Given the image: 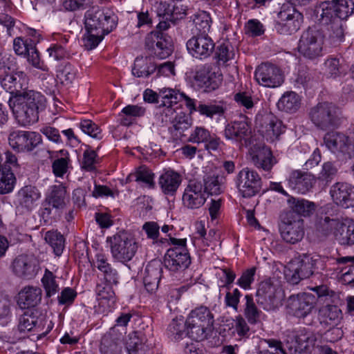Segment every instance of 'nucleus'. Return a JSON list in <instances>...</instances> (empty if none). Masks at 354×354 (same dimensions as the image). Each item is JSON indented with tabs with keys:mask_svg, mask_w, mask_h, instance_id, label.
I'll list each match as a JSON object with an SVG mask.
<instances>
[{
	"mask_svg": "<svg viewBox=\"0 0 354 354\" xmlns=\"http://www.w3.org/2000/svg\"><path fill=\"white\" fill-rule=\"evenodd\" d=\"M9 106L24 126L37 122L39 113L46 107V97L40 92L26 89L9 99Z\"/></svg>",
	"mask_w": 354,
	"mask_h": 354,
	"instance_id": "f257e3e1",
	"label": "nucleus"
},
{
	"mask_svg": "<svg viewBox=\"0 0 354 354\" xmlns=\"http://www.w3.org/2000/svg\"><path fill=\"white\" fill-rule=\"evenodd\" d=\"M328 260V257L317 253L304 254L297 264L291 265L286 277L291 283L297 284L301 280L324 270Z\"/></svg>",
	"mask_w": 354,
	"mask_h": 354,
	"instance_id": "f03ea898",
	"label": "nucleus"
},
{
	"mask_svg": "<svg viewBox=\"0 0 354 354\" xmlns=\"http://www.w3.org/2000/svg\"><path fill=\"white\" fill-rule=\"evenodd\" d=\"M214 322V315L207 307L201 306L194 308L185 321L187 336L196 342L203 340L212 330Z\"/></svg>",
	"mask_w": 354,
	"mask_h": 354,
	"instance_id": "7ed1b4c3",
	"label": "nucleus"
},
{
	"mask_svg": "<svg viewBox=\"0 0 354 354\" xmlns=\"http://www.w3.org/2000/svg\"><path fill=\"white\" fill-rule=\"evenodd\" d=\"M324 31L316 26L304 30L297 44V50L304 57L315 59L324 55L325 44Z\"/></svg>",
	"mask_w": 354,
	"mask_h": 354,
	"instance_id": "20e7f679",
	"label": "nucleus"
},
{
	"mask_svg": "<svg viewBox=\"0 0 354 354\" xmlns=\"http://www.w3.org/2000/svg\"><path fill=\"white\" fill-rule=\"evenodd\" d=\"M118 17L108 9L92 8L84 16L86 31L107 35L117 26Z\"/></svg>",
	"mask_w": 354,
	"mask_h": 354,
	"instance_id": "39448f33",
	"label": "nucleus"
},
{
	"mask_svg": "<svg viewBox=\"0 0 354 354\" xmlns=\"http://www.w3.org/2000/svg\"><path fill=\"white\" fill-rule=\"evenodd\" d=\"M107 241L110 243L113 258L119 262L125 263L131 261L138 249L135 239L126 231H120L108 237Z\"/></svg>",
	"mask_w": 354,
	"mask_h": 354,
	"instance_id": "423d86ee",
	"label": "nucleus"
},
{
	"mask_svg": "<svg viewBox=\"0 0 354 354\" xmlns=\"http://www.w3.org/2000/svg\"><path fill=\"white\" fill-rule=\"evenodd\" d=\"M173 248H169L165 256V267L173 272L186 270L191 263V258L188 252L186 239L169 237Z\"/></svg>",
	"mask_w": 354,
	"mask_h": 354,
	"instance_id": "0eeeda50",
	"label": "nucleus"
},
{
	"mask_svg": "<svg viewBox=\"0 0 354 354\" xmlns=\"http://www.w3.org/2000/svg\"><path fill=\"white\" fill-rule=\"evenodd\" d=\"M304 21L302 13L289 3H283L274 21V29L277 33L290 35L296 32Z\"/></svg>",
	"mask_w": 354,
	"mask_h": 354,
	"instance_id": "6e6552de",
	"label": "nucleus"
},
{
	"mask_svg": "<svg viewBox=\"0 0 354 354\" xmlns=\"http://www.w3.org/2000/svg\"><path fill=\"white\" fill-rule=\"evenodd\" d=\"M338 106L329 102H319L309 111V118L315 126L322 130L335 128L339 120Z\"/></svg>",
	"mask_w": 354,
	"mask_h": 354,
	"instance_id": "1a4fd4ad",
	"label": "nucleus"
},
{
	"mask_svg": "<svg viewBox=\"0 0 354 354\" xmlns=\"http://www.w3.org/2000/svg\"><path fill=\"white\" fill-rule=\"evenodd\" d=\"M223 75L219 68L212 64H204L198 68L193 78L194 87L203 93H211L219 88Z\"/></svg>",
	"mask_w": 354,
	"mask_h": 354,
	"instance_id": "9d476101",
	"label": "nucleus"
},
{
	"mask_svg": "<svg viewBox=\"0 0 354 354\" xmlns=\"http://www.w3.org/2000/svg\"><path fill=\"white\" fill-rule=\"evenodd\" d=\"M280 234L282 239L290 244L300 242L304 236V220L291 211L281 214Z\"/></svg>",
	"mask_w": 354,
	"mask_h": 354,
	"instance_id": "9b49d317",
	"label": "nucleus"
},
{
	"mask_svg": "<svg viewBox=\"0 0 354 354\" xmlns=\"http://www.w3.org/2000/svg\"><path fill=\"white\" fill-rule=\"evenodd\" d=\"M281 288L271 279L261 281L258 286L256 297L257 304L265 310H274L281 304Z\"/></svg>",
	"mask_w": 354,
	"mask_h": 354,
	"instance_id": "f8f14e48",
	"label": "nucleus"
},
{
	"mask_svg": "<svg viewBox=\"0 0 354 354\" xmlns=\"http://www.w3.org/2000/svg\"><path fill=\"white\" fill-rule=\"evenodd\" d=\"M286 344L291 353H311L317 338L313 332L305 328L286 331Z\"/></svg>",
	"mask_w": 354,
	"mask_h": 354,
	"instance_id": "ddd939ff",
	"label": "nucleus"
},
{
	"mask_svg": "<svg viewBox=\"0 0 354 354\" xmlns=\"http://www.w3.org/2000/svg\"><path fill=\"white\" fill-rule=\"evenodd\" d=\"M48 320L36 310H29L20 316L18 328L20 332L34 331L37 333V339L44 337L52 329Z\"/></svg>",
	"mask_w": 354,
	"mask_h": 354,
	"instance_id": "4468645a",
	"label": "nucleus"
},
{
	"mask_svg": "<svg viewBox=\"0 0 354 354\" xmlns=\"http://www.w3.org/2000/svg\"><path fill=\"white\" fill-rule=\"evenodd\" d=\"M333 3L320 2L315 10L317 20L322 25H330V37L335 41H342L344 37L341 20L334 16Z\"/></svg>",
	"mask_w": 354,
	"mask_h": 354,
	"instance_id": "2eb2a0df",
	"label": "nucleus"
},
{
	"mask_svg": "<svg viewBox=\"0 0 354 354\" xmlns=\"http://www.w3.org/2000/svg\"><path fill=\"white\" fill-rule=\"evenodd\" d=\"M41 136L35 131L14 130L9 133V145L17 152H30L42 144Z\"/></svg>",
	"mask_w": 354,
	"mask_h": 354,
	"instance_id": "dca6fc26",
	"label": "nucleus"
},
{
	"mask_svg": "<svg viewBox=\"0 0 354 354\" xmlns=\"http://www.w3.org/2000/svg\"><path fill=\"white\" fill-rule=\"evenodd\" d=\"M315 307V297L310 293H299L290 296L287 300V312L298 319L308 316Z\"/></svg>",
	"mask_w": 354,
	"mask_h": 354,
	"instance_id": "f3484780",
	"label": "nucleus"
},
{
	"mask_svg": "<svg viewBox=\"0 0 354 354\" xmlns=\"http://www.w3.org/2000/svg\"><path fill=\"white\" fill-rule=\"evenodd\" d=\"M236 185L243 197L251 198L260 192L261 178L256 171L243 168L236 176Z\"/></svg>",
	"mask_w": 354,
	"mask_h": 354,
	"instance_id": "a211bd4d",
	"label": "nucleus"
},
{
	"mask_svg": "<svg viewBox=\"0 0 354 354\" xmlns=\"http://www.w3.org/2000/svg\"><path fill=\"white\" fill-rule=\"evenodd\" d=\"M326 147L337 156L343 159L354 157V147L347 136L338 132H328L324 136Z\"/></svg>",
	"mask_w": 354,
	"mask_h": 354,
	"instance_id": "6ab92c4d",
	"label": "nucleus"
},
{
	"mask_svg": "<svg viewBox=\"0 0 354 354\" xmlns=\"http://www.w3.org/2000/svg\"><path fill=\"white\" fill-rule=\"evenodd\" d=\"M146 46L159 59L168 57L173 52V41L164 32L153 31L146 37Z\"/></svg>",
	"mask_w": 354,
	"mask_h": 354,
	"instance_id": "aec40b11",
	"label": "nucleus"
},
{
	"mask_svg": "<svg viewBox=\"0 0 354 354\" xmlns=\"http://www.w3.org/2000/svg\"><path fill=\"white\" fill-rule=\"evenodd\" d=\"M254 78L259 85L268 88H277L284 82L281 69L276 65L263 63L255 70Z\"/></svg>",
	"mask_w": 354,
	"mask_h": 354,
	"instance_id": "412c9836",
	"label": "nucleus"
},
{
	"mask_svg": "<svg viewBox=\"0 0 354 354\" xmlns=\"http://www.w3.org/2000/svg\"><path fill=\"white\" fill-rule=\"evenodd\" d=\"M214 46L213 40L207 33H196L186 43L188 53L193 57L201 60L212 55Z\"/></svg>",
	"mask_w": 354,
	"mask_h": 354,
	"instance_id": "4be33fe9",
	"label": "nucleus"
},
{
	"mask_svg": "<svg viewBox=\"0 0 354 354\" xmlns=\"http://www.w3.org/2000/svg\"><path fill=\"white\" fill-rule=\"evenodd\" d=\"M224 136L227 140L247 146L252 134L251 127L245 120L234 121L227 124L224 129Z\"/></svg>",
	"mask_w": 354,
	"mask_h": 354,
	"instance_id": "5701e85b",
	"label": "nucleus"
},
{
	"mask_svg": "<svg viewBox=\"0 0 354 354\" xmlns=\"http://www.w3.org/2000/svg\"><path fill=\"white\" fill-rule=\"evenodd\" d=\"M206 199L203 184L199 181H189L183 194V205L191 209H198L205 204Z\"/></svg>",
	"mask_w": 354,
	"mask_h": 354,
	"instance_id": "b1692460",
	"label": "nucleus"
},
{
	"mask_svg": "<svg viewBox=\"0 0 354 354\" xmlns=\"http://www.w3.org/2000/svg\"><path fill=\"white\" fill-rule=\"evenodd\" d=\"M40 198L41 193L35 186L25 185L16 194L15 204L23 212H30L37 206Z\"/></svg>",
	"mask_w": 354,
	"mask_h": 354,
	"instance_id": "393cba45",
	"label": "nucleus"
},
{
	"mask_svg": "<svg viewBox=\"0 0 354 354\" xmlns=\"http://www.w3.org/2000/svg\"><path fill=\"white\" fill-rule=\"evenodd\" d=\"M287 181L288 187L295 192L305 194L313 188L316 179L310 173L296 169L290 173Z\"/></svg>",
	"mask_w": 354,
	"mask_h": 354,
	"instance_id": "a878e982",
	"label": "nucleus"
},
{
	"mask_svg": "<svg viewBox=\"0 0 354 354\" xmlns=\"http://www.w3.org/2000/svg\"><path fill=\"white\" fill-rule=\"evenodd\" d=\"M39 270L38 261L33 257L28 255L18 256L12 263L14 273L23 279L34 278Z\"/></svg>",
	"mask_w": 354,
	"mask_h": 354,
	"instance_id": "bb28decb",
	"label": "nucleus"
},
{
	"mask_svg": "<svg viewBox=\"0 0 354 354\" xmlns=\"http://www.w3.org/2000/svg\"><path fill=\"white\" fill-rule=\"evenodd\" d=\"M333 201L344 208L354 207V186L345 183H337L330 190Z\"/></svg>",
	"mask_w": 354,
	"mask_h": 354,
	"instance_id": "cd10ccee",
	"label": "nucleus"
},
{
	"mask_svg": "<svg viewBox=\"0 0 354 354\" xmlns=\"http://www.w3.org/2000/svg\"><path fill=\"white\" fill-rule=\"evenodd\" d=\"M250 155L254 166L264 171H270L275 164L270 149L264 145H253Z\"/></svg>",
	"mask_w": 354,
	"mask_h": 354,
	"instance_id": "c85d7f7f",
	"label": "nucleus"
},
{
	"mask_svg": "<svg viewBox=\"0 0 354 354\" xmlns=\"http://www.w3.org/2000/svg\"><path fill=\"white\" fill-rule=\"evenodd\" d=\"M1 84L10 93V97H12L14 95H21L27 88L28 78L24 72L19 71L6 75L1 80Z\"/></svg>",
	"mask_w": 354,
	"mask_h": 354,
	"instance_id": "c756f323",
	"label": "nucleus"
},
{
	"mask_svg": "<svg viewBox=\"0 0 354 354\" xmlns=\"http://www.w3.org/2000/svg\"><path fill=\"white\" fill-rule=\"evenodd\" d=\"M93 266L100 271L101 279L104 283L117 285L119 282L120 275L118 270L109 262L106 256L102 253H97L93 261Z\"/></svg>",
	"mask_w": 354,
	"mask_h": 354,
	"instance_id": "7c9ffc66",
	"label": "nucleus"
},
{
	"mask_svg": "<svg viewBox=\"0 0 354 354\" xmlns=\"http://www.w3.org/2000/svg\"><path fill=\"white\" fill-rule=\"evenodd\" d=\"M162 273V263L160 261H151L145 268L143 283L145 289L150 293L155 292Z\"/></svg>",
	"mask_w": 354,
	"mask_h": 354,
	"instance_id": "2f4dec72",
	"label": "nucleus"
},
{
	"mask_svg": "<svg viewBox=\"0 0 354 354\" xmlns=\"http://www.w3.org/2000/svg\"><path fill=\"white\" fill-rule=\"evenodd\" d=\"M42 290L40 288L27 286L19 292L17 303L21 309L31 308L40 304Z\"/></svg>",
	"mask_w": 354,
	"mask_h": 354,
	"instance_id": "473e14b6",
	"label": "nucleus"
},
{
	"mask_svg": "<svg viewBox=\"0 0 354 354\" xmlns=\"http://www.w3.org/2000/svg\"><path fill=\"white\" fill-rule=\"evenodd\" d=\"M182 182L181 176L172 169L163 171L158 178L162 192L167 196H174Z\"/></svg>",
	"mask_w": 354,
	"mask_h": 354,
	"instance_id": "72a5a7b5",
	"label": "nucleus"
},
{
	"mask_svg": "<svg viewBox=\"0 0 354 354\" xmlns=\"http://www.w3.org/2000/svg\"><path fill=\"white\" fill-rule=\"evenodd\" d=\"M342 318V312L337 305L326 304L319 308L318 320L323 326H337Z\"/></svg>",
	"mask_w": 354,
	"mask_h": 354,
	"instance_id": "f704fd0d",
	"label": "nucleus"
},
{
	"mask_svg": "<svg viewBox=\"0 0 354 354\" xmlns=\"http://www.w3.org/2000/svg\"><path fill=\"white\" fill-rule=\"evenodd\" d=\"M122 339L115 336V328L110 329L101 339L99 351L100 354H122Z\"/></svg>",
	"mask_w": 354,
	"mask_h": 354,
	"instance_id": "c9c22d12",
	"label": "nucleus"
},
{
	"mask_svg": "<svg viewBox=\"0 0 354 354\" xmlns=\"http://www.w3.org/2000/svg\"><path fill=\"white\" fill-rule=\"evenodd\" d=\"M46 201L53 208L57 209L64 208L68 201L66 187L63 184L51 186L50 191L46 198Z\"/></svg>",
	"mask_w": 354,
	"mask_h": 354,
	"instance_id": "e433bc0d",
	"label": "nucleus"
},
{
	"mask_svg": "<svg viewBox=\"0 0 354 354\" xmlns=\"http://www.w3.org/2000/svg\"><path fill=\"white\" fill-rule=\"evenodd\" d=\"M156 71V64L150 57L136 58L132 74L137 77L147 78Z\"/></svg>",
	"mask_w": 354,
	"mask_h": 354,
	"instance_id": "4c0bfd02",
	"label": "nucleus"
},
{
	"mask_svg": "<svg viewBox=\"0 0 354 354\" xmlns=\"http://www.w3.org/2000/svg\"><path fill=\"white\" fill-rule=\"evenodd\" d=\"M288 205L291 211L296 216H307L313 214L315 209V205L304 198H297L293 196H289Z\"/></svg>",
	"mask_w": 354,
	"mask_h": 354,
	"instance_id": "58836bf2",
	"label": "nucleus"
},
{
	"mask_svg": "<svg viewBox=\"0 0 354 354\" xmlns=\"http://www.w3.org/2000/svg\"><path fill=\"white\" fill-rule=\"evenodd\" d=\"M335 238L341 245H354V221L346 219L342 221L339 230L335 231Z\"/></svg>",
	"mask_w": 354,
	"mask_h": 354,
	"instance_id": "ea45409f",
	"label": "nucleus"
},
{
	"mask_svg": "<svg viewBox=\"0 0 354 354\" xmlns=\"http://www.w3.org/2000/svg\"><path fill=\"white\" fill-rule=\"evenodd\" d=\"M203 187L205 194L209 195H219L224 190V186L219 180V176L214 171L205 172Z\"/></svg>",
	"mask_w": 354,
	"mask_h": 354,
	"instance_id": "a19ab883",
	"label": "nucleus"
},
{
	"mask_svg": "<svg viewBox=\"0 0 354 354\" xmlns=\"http://www.w3.org/2000/svg\"><path fill=\"white\" fill-rule=\"evenodd\" d=\"M322 2L332 3L334 16L337 19H346L354 13V1L353 0H324Z\"/></svg>",
	"mask_w": 354,
	"mask_h": 354,
	"instance_id": "79ce46f5",
	"label": "nucleus"
},
{
	"mask_svg": "<svg viewBox=\"0 0 354 354\" xmlns=\"http://www.w3.org/2000/svg\"><path fill=\"white\" fill-rule=\"evenodd\" d=\"M301 104L299 96L294 91L286 92L279 100L277 105L279 110L287 113L297 111Z\"/></svg>",
	"mask_w": 354,
	"mask_h": 354,
	"instance_id": "37998d69",
	"label": "nucleus"
},
{
	"mask_svg": "<svg viewBox=\"0 0 354 354\" xmlns=\"http://www.w3.org/2000/svg\"><path fill=\"white\" fill-rule=\"evenodd\" d=\"M85 147L80 160L81 169L86 171H94L100 162V158L97 153L100 146L95 150L93 149L90 145H85Z\"/></svg>",
	"mask_w": 354,
	"mask_h": 354,
	"instance_id": "c03bdc74",
	"label": "nucleus"
},
{
	"mask_svg": "<svg viewBox=\"0 0 354 354\" xmlns=\"http://www.w3.org/2000/svg\"><path fill=\"white\" fill-rule=\"evenodd\" d=\"M244 299L243 315L250 324H255L260 320L262 311L257 307L252 295H245Z\"/></svg>",
	"mask_w": 354,
	"mask_h": 354,
	"instance_id": "a18cd8bd",
	"label": "nucleus"
},
{
	"mask_svg": "<svg viewBox=\"0 0 354 354\" xmlns=\"http://www.w3.org/2000/svg\"><path fill=\"white\" fill-rule=\"evenodd\" d=\"M16 178L10 167H0V194L11 192L15 187Z\"/></svg>",
	"mask_w": 354,
	"mask_h": 354,
	"instance_id": "49530a36",
	"label": "nucleus"
},
{
	"mask_svg": "<svg viewBox=\"0 0 354 354\" xmlns=\"http://www.w3.org/2000/svg\"><path fill=\"white\" fill-rule=\"evenodd\" d=\"M113 285L105 283L104 284H98L96 287L100 304L104 305L106 303L109 308L113 307L116 301V296L112 287Z\"/></svg>",
	"mask_w": 354,
	"mask_h": 354,
	"instance_id": "de8ad7c7",
	"label": "nucleus"
},
{
	"mask_svg": "<svg viewBox=\"0 0 354 354\" xmlns=\"http://www.w3.org/2000/svg\"><path fill=\"white\" fill-rule=\"evenodd\" d=\"M265 134L270 140L277 138L283 131L285 127L282 125L281 121L272 115L266 117L264 119Z\"/></svg>",
	"mask_w": 354,
	"mask_h": 354,
	"instance_id": "09e8293b",
	"label": "nucleus"
},
{
	"mask_svg": "<svg viewBox=\"0 0 354 354\" xmlns=\"http://www.w3.org/2000/svg\"><path fill=\"white\" fill-rule=\"evenodd\" d=\"M45 241L53 250L56 256H60L65 246L64 236L57 230L48 231L45 234Z\"/></svg>",
	"mask_w": 354,
	"mask_h": 354,
	"instance_id": "8fccbe9b",
	"label": "nucleus"
},
{
	"mask_svg": "<svg viewBox=\"0 0 354 354\" xmlns=\"http://www.w3.org/2000/svg\"><path fill=\"white\" fill-rule=\"evenodd\" d=\"M167 335L174 340L182 339L187 335V325L183 317L172 319L167 329Z\"/></svg>",
	"mask_w": 354,
	"mask_h": 354,
	"instance_id": "3c124183",
	"label": "nucleus"
},
{
	"mask_svg": "<svg viewBox=\"0 0 354 354\" xmlns=\"http://www.w3.org/2000/svg\"><path fill=\"white\" fill-rule=\"evenodd\" d=\"M59 153L62 156L55 159L52 164V169L55 176L62 177L68 171L71 160L66 150H60Z\"/></svg>",
	"mask_w": 354,
	"mask_h": 354,
	"instance_id": "603ef678",
	"label": "nucleus"
},
{
	"mask_svg": "<svg viewBox=\"0 0 354 354\" xmlns=\"http://www.w3.org/2000/svg\"><path fill=\"white\" fill-rule=\"evenodd\" d=\"M80 129L88 136L96 140L103 138L102 131L100 127L89 119H82L78 124Z\"/></svg>",
	"mask_w": 354,
	"mask_h": 354,
	"instance_id": "864d4df0",
	"label": "nucleus"
},
{
	"mask_svg": "<svg viewBox=\"0 0 354 354\" xmlns=\"http://www.w3.org/2000/svg\"><path fill=\"white\" fill-rule=\"evenodd\" d=\"M193 22L198 33H207L211 28L212 19L206 11H198L194 15Z\"/></svg>",
	"mask_w": 354,
	"mask_h": 354,
	"instance_id": "5fc2aeb1",
	"label": "nucleus"
},
{
	"mask_svg": "<svg viewBox=\"0 0 354 354\" xmlns=\"http://www.w3.org/2000/svg\"><path fill=\"white\" fill-rule=\"evenodd\" d=\"M201 115L207 118H213L214 115H221L225 113V109L223 104H204L199 102L196 109Z\"/></svg>",
	"mask_w": 354,
	"mask_h": 354,
	"instance_id": "6e6d98bb",
	"label": "nucleus"
},
{
	"mask_svg": "<svg viewBox=\"0 0 354 354\" xmlns=\"http://www.w3.org/2000/svg\"><path fill=\"white\" fill-rule=\"evenodd\" d=\"M125 347L129 354H145V346L136 331L129 334Z\"/></svg>",
	"mask_w": 354,
	"mask_h": 354,
	"instance_id": "4d7b16f0",
	"label": "nucleus"
},
{
	"mask_svg": "<svg viewBox=\"0 0 354 354\" xmlns=\"http://www.w3.org/2000/svg\"><path fill=\"white\" fill-rule=\"evenodd\" d=\"M179 91L162 88L159 89L160 106H173L179 102Z\"/></svg>",
	"mask_w": 354,
	"mask_h": 354,
	"instance_id": "13d9d810",
	"label": "nucleus"
},
{
	"mask_svg": "<svg viewBox=\"0 0 354 354\" xmlns=\"http://www.w3.org/2000/svg\"><path fill=\"white\" fill-rule=\"evenodd\" d=\"M41 283L46 291V296L50 297L59 291V285L56 281V276L48 269H46L41 279Z\"/></svg>",
	"mask_w": 354,
	"mask_h": 354,
	"instance_id": "bf43d9fd",
	"label": "nucleus"
},
{
	"mask_svg": "<svg viewBox=\"0 0 354 354\" xmlns=\"http://www.w3.org/2000/svg\"><path fill=\"white\" fill-rule=\"evenodd\" d=\"M77 71L71 63H66L57 70V77L62 84H70L75 79Z\"/></svg>",
	"mask_w": 354,
	"mask_h": 354,
	"instance_id": "052dcab7",
	"label": "nucleus"
},
{
	"mask_svg": "<svg viewBox=\"0 0 354 354\" xmlns=\"http://www.w3.org/2000/svg\"><path fill=\"white\" fill-rule=\"evenodd\" d=\"M171 124L169 130L172 133H175L176 136H180L192 124L190 120L185 115H176Z\"/></svg>",
	"mask_w": 354,
	"mask_h": 354,
	"instance_id": "680f3d73",
	"label": "nucleus"
},
{
	"mask_svg": "<svg viewBox=\"0 0 354 354\" xmlns=\"http://www.w3.org/2000/svg\"><path fill=\"white\" fill-rule=\"evenodd\" d=\"M12 308L11 298L7 295L0 293V321L8 322L11 319Z\"/></svg>",
	"mask_w": 354,
	"mask_h": 354,
	"instance_id": "e2e57ef3",
	"label": "nucleus"
},
{
	"mask_svg": "<svg viewBox=\"0 0 354 354\" xmlns=\"http://www.w3.org/2000/svg\"><path fill=\"white\" fill-rule=\"evenodd\" d=\"M342 223L338 219L330 218L326 216L323 221L320 222L319 230L325 236L333 234L335 237V231H337Z\"/></svg>",
	"mask_w": 354,
	"mask_h": 354,
	"instance_id": "0e129e2a",
	"label": "nucleus"
},
{
	"mask_svg": "<svg viewBox=\"0 0 354 354\" xmlns=\"http://www.w3.org/2000/svg\"><path fill=\"white\" fill-rule=\"evenodd\" d=\"M106 35L100 32L86 31L82 41L86 49L90 50L96 48Z\"/></svg>",
	"mask_w": 354,
	"mask_h": 354,
	"instance_id": "69168bd1",
	"label": "nucleus"
},
{
	"mask_svg": "<svg viewBox=\"0 0 354 354\" xmlns=\"http://www.w3.org/2000/svg\"><path fill=\"white\" fill-rule=\"evenodd\" d=\"M28 62L35 68L42 71H48V67L44 62L41 60L39 53L36 48V46H33L29 48L28 52L26 55Z\"/></svg>",
	"mask_w": 354,
	"mask_h": 354,
	"instance_id": "338daca9",
	"label": "nucleus"
},
{
	"mask_svg": "<svg viewBox=\"0 0 354 354\" xmlns=\"http://www.w3.org/2000/svg\"><path fill=\"white\" fill-rule=\"evenodd\" d=\"M77 296V293L75 289L66 287L62 289L57 296L58 304L59 306H70L74 303Z\"/></svg>",
	"mask_w": 354,
	"mask_h": 354,
	"instance_id": "774afa93",
	"label": "nucleus"
}]
</instances>
